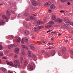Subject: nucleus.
Returning <instances> with one entry per match:
<instances>
[{
	"label": "nucleus",
	"instance_id": "f257e3e1",
	"mask_svg": "<svg viewBox=\"0 0 73 73\" xmlns=\"http://www.w3.org/2000/svg\"><path fill=\"white\" fill-rule=\"evenodd\" d=\"M6 62L7 65H9L10 66H13L14 67L17 68V67L19 66H20V63L19 62V60H16L14 61V63L15 64L13 65V63L11 62H9L8 61H6Z\"/></svg>",
	"mask_w": 73,
	"mask_h": 73
},
{
	"label": "nucleus",
	"instance_id": "f03ea898",
	"mask_svg": "<svg viewBox=\"0 0 73 73\" xmlns=\"http://www.w3.org/2000/svg\"><path fill=\"white\" fill-rule=\"evenodd\" d=\"M66 48L65 47L62 49V51L59 52H58V54L59 56H62L63 54V52L66 51Z\"/></svg>",
	"mask_w": 73,
	"mask_h": 73
},
{
	"label": "nucleus",
	"instance_id": "7ed1b4c3",
	"mask_svg": "<svg viewBox=\"0 0 73 73\" xmlns=\"http://www.w3.org/2000/svg\"><path fill=\"white\" fill-rule=\"evenodd\" d=\"M63 20L61 19H56L55 21L57 22L58 23H61L63 22Z\"/></svg>",
	"mask_w": 73,
	"mask_h": 73
},
{
	"label": "nucleus",
	"instance_id": "20e7f679",
	"mask_svg": "<svg viewBox=\"0 0 73 73\" xmlns=\"http://www.w3.org/2000/svg\"><path fill=\"white\" fill-rule=\"evenodd\" d=\"M28 56H29V59H30V60H31L32 59V58H31V50H29L28 51Z\"/></svg>",
	"mask_w": 73,
	"mask_h": 73
},
{
	"label": "nucleus",
	"instance_id": "39448f33",
	"mask_svg": "<svg viewBox=\"0 0 73 73\" xmlns=\"http://www.w3.org/2000/svg\"><path fill=\"white\" fill-rule=\"evenodd\" d=\"M28 68L31 70H32L33 68V66L31 64H29L28 65Z\"/></svg>",
	"mask_w": 73,
	"mask_h": 73
},
{
	"label": "nucleus",
	"instance_id": "423d86ee",
	"mask_svg": "<svg viewBox=\"0 0 73 73\" xmlns=\"http://www.w3.org/2000/svg\"><path fill=\"white\" fill-rule=\"evenodd\" d=\"M22 47L24 49H26L27 50H28L29 48L28 47H27V46L25 45H22Z\"/></svg>",
	"mask_w": 73,
	"mask_h": 73
},
{
	"label": "nucleus",
	"instance_id": "0eeeda50",
	"mask_svg": "<svg viewBox=\"0 0 73 73\" xmlns=\"http://www.w3.org/2000/svg\"><path fill=\"white\" fill-rule=\"evenodd\" d=\"M6 14H7V17H9L11 15V13L9 11L7 10V11L6 12Z\"/></svg>",
	"mask_w": 73,
	"mask_h": 73
},
{
	"label": "nucleus",
	"instance_id": "6e6552de",
	"mask_svg": "<svg viewBox=\"0 0 73 73\" xmlns=\"http://www.w3.org/2000/svg\"><path fill=\"white\" fill-rule=\"evenodd\" d=\"M56 6L54 5H52L50 7V8L51 9H56Z\"/></svg>",
	"mask_w": 73,
	"mask_h": 73
},
{
	"label": "nucleus",
	"instance_id": "1a4fd4ad",
	"mask_svg": "<svg viewBox=\"0 0 73 73\" xmlns=\"http://www.w3.org/2000/svg\"><path fill=\"white\" fill-rule=\"evenodd\" d=\"M53 27V26L52 25H50L45 26V27L48 29H50Z\"/></svg>",
	"mask_w": 73,
	"mask_h": 73
},
{
	"label": "nucleus",
	"instance_id": "9d476101",
	"mask_svg": "<svg viewBox=\"0 0 73 73\" xmlns=\"http://www.w3.org/2000/svg\"><path fill=\"white\" fill-rule=\"evenodd\" d=\"M55 51L54 50H52L51 52V54L52 56H54L55 55Z\"/></svg>",
	"mask_w": 73,
	"mask_h": 73
},
{
	"label": "nucleus",
	"instance_id": "9b49d317",
	"mask_svg": "<svg viewBox=\"0 0 73 73\" xmlns=\"http://www.w3.org/2000/svg\"><path fill=\"white\" fill-rule=\"evenodd\" d=\"M1 70L4 73H7V70L6 69L3 68H1Z\"/></svg>",
	"mask_w": 73,
	"mask_h": 73
},
{
	"label": "nucleus",
	"instance_id": "f8f14e48",
	"mask_svg": "<svg viewBox=\"0 0 73 73\" xmlns=\"http://www.w3.org/2000/svg\"><path fill=\"white\" fill-rule=\"evenodd\" d=\"M38 5V4L37 3L36 1H33V5L34 6H37Z\"/></svg>",
	"mask_w": 73,
	"mask_h": 73
},
{
	"label": "nucleus",
	"instance_id": "ddd939ff",
	"mask_svg": "<svg viewBox=\"0 0 73 73\" xmlns=\"http://www.w3.org/2000/svg\"><path fill=\"white\" fill-rule=\"evenodd\" d=\"M51 3L50 2H46V3H45V5L46 6H48L51 5Z\"/></svg>",
	"mask_w": 73,
	"mask_h": 73
},
{
	"label": "nucleus",
	"instance_id": "4468645a",
	"mask_svg": "<svg viewBox=\"0 0 73 73\" xmlns=\"http://www.w3.org/2000/svg\"><path fill=\"white\" fill-rule=\"evenodd\" d=\"M19 51V49L18 48H16L15 51V52L16 53L18 54L19 53L18 52Z\"/></svg>",
	"mask_w": 73,
	"mask_h": 73
},
{
	"label": "nucleus",
	"instance_id": "2eb2a0df",
	"mask_svg": "<svg viewBox=\"0 0 73 73\" xmlns=\"http://www.w3.org/2000/svg\"><path fill=\"white\" fill-rule=\"evenodd\" d=\"M43 23L42 22L38 20L37 21V24L38 25H40L43 24Z\"/></svg>",
	"mask_w": 73,
	"mask_h": 73
},
{
	"label": "nucleus",
	"instance_id": "dca6fc26",
	"mask_svg": "<svg viewBox=\"0 0 73 73\" xmlns=\"http://www.w3.org/2000/svg\"><path fill=\"white\" fill-rule=\"evenodd\" d=\"M30 47H31V49H32V50H35V48L34 47L33 45H30Z\"/></svg>",
	"mask_w": 73,
	"mask_h": 73
},
{
	"label": "nucleus",
	"instance_id": "f3484780",
	"mask_svg": "<svg viewBox=\"0 0 73 73\" xmlns=\"http://www.w3.org/2000/svg\"><path fill=\"white\" fill-rule=\"evenodd\" d=\"M28 64V62L26 60H25V64H24V68H23V69H25V67L27 66V65Z\"/></svg>",
	"mask_w": 73,
	"mask_h": 73
},
{
	"label": "nucleus",
	"instance_id": "a211bd4d",
	"mask_svg": "<svg viewBox=\"0 0 73 73\" xmlns=\"http://www.w3.org/2000/svg\"><path fill=\"white\" fill-rule=\"evenodd\" d=\"M2 18L3 19H8V18L5 15H2Z\"/></svg>",
	"mask_w": 73,
	"mask_h": 73
},
{
	"label": "nucleus",
	"instance_id": "6ab92c4d",
	"mask_svg": "<svg viewBox=\"0 0 73 73\" xmlns=\"http://www.w3.org/2000/svg\"><path fill=\"white\" fill-rule=\"evenodd\" d=\"M13 47V45L12 44H11L8 46V48L10 49H11V48H12Z\"/></svg>",
	"mask_w": 73,
	"mask_h": 73
},
{
	"label": "nucleus",
	"instance_id": "aec40b11",
	"mask_svg": "<svg viewBox=\"0 0 73 73\" xmlns=\"http://www.w3.org/2000/svg\"><path fill=\"white\" fill-rule=\"evenodd\" d=\"M56 18V17L54 15H52V19L53 20H55Z\"/></svg>",
	"mask_w": 73,
	"mask_h": 73
},
{
	"label": "nucleus",
	"instance_id": "412c9836",
	"mask_svg": "<svg viewBox=\"0 0 73 73\" xmlns=\"http://www.w3.org/2000/svg\"><path fill=\"white\" fill-rule=\"evenodd\" d=\"M21 41V39L20 38H19L17 40V43H19Z\"/></svg>",
	"mask_w": 73,
	"mask_h": 73
},
{
	"label": "nucleus",
	"instance_id": "4be33fe9",
	"mask_svg": "<svg viewBox=\"0 0 73 73\" xmlns=\"http://www.w3.org/2000/svg\"><path fill=\"white\" fill-rule=\"evenodd\" d=\"M25 41V39L24 38H22V40H21V43L22 44H24V43Z\"/></svg>",
	"mask_w": 73,
	"mask_h": 73
},
{
	"label": "nucleus",
	"instance_id": "5701e85b",
	"mask_svg": "<svg viewBox=\"0 0 73 73\" xmlns=\"http://www.w3.org/2000/svg\"><path fill=\"white\" fill-rule=\"evenodd\" d=\"M13 37H14V36H13L11 35L9 36V40H12Z\"/></svg>",
	"mask_w": 73,
	"mask_h": 73
},
{
	"label": "nucleus",
	"instance_id": "b1692460",
	"mask_svg": "<svg viewBox=\"0 0 73 73\" xmlns=\"http://www.w3.org/2000/svg\"><path fill=\"white\" fill-rule=\"evenodd\" d=\"M29 33V32L28 31H26L25 32V35H27Z\"/></svg>",
	"mask_w": 73,
	"mask_h": 73
},
{
	"label": "nucleus",
	"instance_id": "393cba45",
	"mask_svg": "<svg viewBox=\"0 0 73 73\" xmlns=\"http://www.w3.org/2000/svg\"><path fill=\"white\" fill-rule=\"evenodd\" d=\"M22 54L23 55H24L25 54V53L23 49L22 51Z\"/></svg>",
	"mask_w": 73,
	"mask_h": 73
},
{
	"label": "nucleus",
	"instance_id": "a878e982",
	"mask_svg": "<svg viewBox=\"0 0 73 73\" xmlns=\"http://www.w3.org/2000/svg\"><path fill=\"white\" fill-rule=\"evenodd\" d=\"M4 23V21L3 20H1L0 22V23L1 25H3Z\"/></svg>",
	"mask_w": 73,
	"mask_h": 73
},
{
	"label": "nucleus",
	"instance_id": "bb28decb",
	"mask_svg": "<svg viewBox=\"0 0 73 73\" xmlns=\"http://www.w3.org/2000/svg\"><path fill=\"white\" fill-rule=\"evenodd\" d=\"M71 22V21H67L65 22V23L66 24H68V23H70V22Z\"/></svg>",
	"mask_w": 73,
	"mask_h": 73
},
{
	"label": "nucleus",
	"instance_id": "cd10ccee",
	"mask_svg": "<svg viewBox=\"0 0 73 73\" xmlns=\"http://www.w3.org/2000/svg\"><path fill=\"white\" fill-rule=\"evenodd\" d=\"M43 27H44L42 26H39L38 27V28L39 29H40Z\"/></svg>",
	"mask_w": 73,
	"mask_h": 73
},
{
	"label": "nucleus",
	"instance_id": "c85d7f7f",
	"mask_svg": "<svg viewBox=\"0 0 73 73\" xmlns=\"http://www.w3.org/2000/svg\"><path fill=\"white\" fill-rule=\"evenodd\" d=\"M25 40V42H28V39L27 38H26L25 39H24Z\"/></svg>",
	"mask_w": 73,
	"mask_h": 73
},
{
	"label": "nucleus",
	"instance_id": "c756f323",
	"mask_svg": "<svg viewBox=\"0 0 73 73\" xmlns=\"http://www.w3.org/2000/svg\"><path fill=\"white\" fill-rule=\"evenodd\" d=\"M45 54L46 55V56H48L50 55V54L49 53V52H46V53H45Z\"/></svg>",
	"mask_w": 73,
	"mask_h": 73
},
{
	"label": "nucleus",
	"instance_id": "7c9ffc66",
	"mask_svg": "<svg viewBox=\"0 0 73 73\" xmlns=\"http://www.w3.org/2000/svg\"><path fill=\"white\" fill-rule=\"evenodd\" d=\"M18 57V56L17 54H15L14 56V58L15 59H16Z\"/></svg>",
	"mask_w": 73,
	"mask_h": 73
},
{
	"label": "nucleus",
	"instance_id": "2f4dec72",
	"mask_svg": "<svg viewBox=\"0 0 73 73\" xmlns=\"http://www.w3.org/2000/svg\"><path fill=\"white\" fill-rule=\"evenodd\" d=\"M45 49H49V50H50L52 49V48H50V47H47V48H45Z\"/></svg>",
	"mask_w": 73,
	"mask_h": 73
},
{
	"label": "nucleus",
	"instance_id": "473e14b6",
	"mask_svg": "<svg viewBox=\"0 0 73 73\" xmlns=\"http://www.w3.org/2000/svg\"><path fill=\"white\" fill-rule=\"evenodd\" d=\"M54 37H52V38H51V40L52 41H54Z\"/></svg>",
	"mask_w": 73,
	"mask_h": 73
},
{
	"label": "nucleus",
	"instance_id": "72a5a7b5",
	"mask_svg": "<svg viewBox=\"0 0 73 73\" xmlns=\"http://www.w3.org/2000/svg\"><path fill=\"white\" fill-rule=\"evenodd\" d=\"M48 11L49 13H51L52 12V10L51 9H48Z\"/></svg>",
	"mask_w": 73,
	"mask_h": 73
},
{
	"label": "nucleus",
	"instance_id": "f704fd0d",
	"mask_svg": "<svg viewBox=\"0 0 73 73\" xmlns=\"http://www.w3.org/2000/svg\"><path fill=\"white\" fill-rule=\"evenodd\" d=\"M34 31H35V32L36 31L38 30L35 27L34 28Z\"/></svg>",
	"mask_w": 73,
	"mask_h": 73
},
{
	"label": "nucleus",
	"instance_id": "c9c22d12",
	"mask_svg": "<svg viewBox=\"0 0 73 73\" xmlns=\"http://www.w3.org/2000/svg\"><path fill=\"white\" fill-rule=\"evenodd\" d=\"M23 58L22 57L20 59V61L21 62H23Z\"/></svg>",
	"mask_w": 73,
	"mask_h": 73
},
{
	"label": "nucleus",
	"instance_id": "e433bc0d",
	"mask_svg": "<svg viewBox=\"0 0 73 73\" xmlns=\"http://www.w3.org/2000/svg\"><path fill=\"white\" fill-rule=\"evenodd\" d=\"M70 54H71V55H73V51H70Z\"/></svg>",
	"mask_w": 73,
	"mask_h": 73
},
{
	"label": "nucleus",
	"instance_id": "4c0bfd02",
	"mask_svg": "<svg viewBox=\"0 0 73 73\" xmlns=\"http://www.w3.org/2000/svg\"><path fill=\"white\" fill-rule=\"evenodd\" d=\"M32 56H33V57L34 58H36V56L35 55H34V54L32 55Z\"/></svg>",
	"mask_w": 73,
	"mask_h": 73
},
{
	"label": "nucleus",
	"instance_id": "58836bf2",
	"mask_svg": "<svg viewBox=\"0 0 73 73\" xmlns=\"http://www.w3.org/2000/svg\"><path fill=\"white\" fill-rule=\"evenodd\" d=\"M30 19H32L34 18V17H32V16H30Z\"/></svg>",
	"mask_w": 73,
	"mask_h": 73
},
{
	"label": "nucleus",
	"instance_id": "ea45409f",
	"mask_svg": "<svg viewBox=\"0 0 73 73\" xmlns=\"http://www.w3.org/2000/svg\"><path fill=\"white\" fill-rule=\"evenodd\" d=\"M0 55L2 56H3V53L2 52H0Z\"/></svg>",
	"mask_w": 73,
	"mask_h": 73
},
{
	"label": "nucleus",
	"instance_id": "a19ab883",
	"mask_svg": "<svg viewBox=\"0 0 73 73\" xmlns=\"http://www.w3.org/2000/svg\"><path fill=\"white\" fill-rule=\"evenodd\" d=\"M62 2H64L66 1V0H60Z\"/></svg>",
	"mask_w": 73,
	"mask_h": 73
},
{
	"label": "nucleus",
	"instance_id": "79ce46f5",
	"mask_svg": "<svg viewBox=\"0 0 73 73\" xmlns=\"http://www.w3.org/2000/svg\"><path fill=\"white\" fill-rule=\"evenodd\" d=\"M64 20L65 21H66L67 20H68V19H67V18H65L64 19Z\"/></svg>",
	"mask_w": 73,
	"mask_h": 73
},
{
	"label": "nucleus",
	"instance_id": "37998d69",
	"mask_svg": "<svg viewBox=\"0 0 73 73\" xmlns=\"http://www.w3.org/2000/svg\"><path fill=\"white\" fill-rule=\"evenodd\" d=\"M50 23H51V24H54V22L53 21H52L50 22Z\"/></svg>",
	"mask_w": 73,
	"mask_h": 73
},
{
	"label": "nucleus",
	"instance_id": "c03bdc74",
	"mask_svg": "<svg viewBox=\"0 0 73 73\" xmlns=\"http://www.w3.org/2000/svg\"><path fill=\"white\" fill-rule=\"evenodd\" d=\"M3 48L1 45H0V50H1Z\"/></svg>",
	"mask_w": 73,
	"mask_h": 73
},
{
	"label": "nucleus",
	"instance_id": "a18cd8bd",
	"mask_svg": "<svg viewBox=\"0 0 73 73\" xmlns=\"http://www.w3.org/2000/svg\"><path fill=\"white\" fill-rule=\"evenodd\" d=\"M3 59H7V58L6 57H5L4 56L3 58Z\"/></svg>",
	"mask_w": 73,
	"mask_h": 73
},
{
	"label": "nucleus",
	"instance_id": "49530a36",
	"mask_svg": "<svg viewBox=\"0 0 73 73\" xmlns=\"http://www.w3.org/2000/svg\"><path fill=\"white\" fill-rule=\"evenodd\" d=\"M52 31L51 30H49V31H47V33H48L49 32H50L51 31Z\"/></svg>",
	"mask_w": 73,
	"mask_h": 73
},
{
	"label": "nucleus",
	"instance_id": "de8ad7c7",
	"mask_svg": "<svg viewBox=\"0 0 73 73\" xmlns=\"http://www.w3.org/2000/svg\"><path fill=\"white\" fill-rule=\"evenodd\" d=\"M67 4L68 5H69L70 4V2H68Z\"/></svg>",
	"mask_w": 73,
	"mask_h": 73
},
{
	"label": "nucleus",
	"instance_id": "09e8293b",
	"mask_svg": "<svg viewBox=\"0 0 73 73\" xmlns=\"http://www.w3.org/2000/svg\"><path fill=\"white\" fill-rule=\"evenodd\" d=\"M54 32H51V35H54Z\"/></svg>",
	"mask_w": 73,
	"mask_h": 73
},
{
	"label": "nucleus",
	"instance_id": "8fccbe9b",
	"mask_svg": "<svg viewBox=\"0 0 73 73\" xmlns=\"http://www.w3.org/2000/svg\"><path fill=\"white\" fill-rule=\"evenodd\" d=\"M70 25H71L73 26V22L71 23H70Z\"/></svg>",
	"mask_w": 73,
	"mask_h": 73
},
{
	"label": "nucleus",
	"instance_id": "3c124183",
	"mask_svg": "<svg viewBox=\"0 0 73 73\" xmlns=\"http://www.w3.org/2000/svg\"><path fill=\"white\" fill-rule=\"evenodd\" d=\"M24 15L25 16H27V14H25Z\"/></svg>",
	"mask_w": 73,
	"mask_h": 73
},
{
	"label": "nucleus",
	"instance_id": "603ef678",
	"mask_svg": "<svg viewBox=\"0 0 73 73\" xmlns=\"http://www.w3.org/2000/svg\"><path fill=\"white\" fill-rule=\"evenodd\" d=\"M42 42L44 44H46L45 42V41H42Z\"/></svg>",
	"mask_w": 73,
	"mask_h": 73
},
{
	"label": "nucleus",
	"instance_id": "864d4df0",
	"mask_svg": "<svg viewBox=\"0 0 73 73\" xmlns=\"http://www.w3.org/2000/svg\"><path fill=\"white\" fill-rule=\"evenodd\" d=\"M64 11H60V12H61V13H62V12H64Z\"/></svg>",
	"mask_w": 73,
	"mask_h": 73
},
{
	"label": "nucleus",
	"instance_id": "5fc2aeb1",
	"mask_svg": "<svg viewBox=\"0 0 73 73\" xmlns=\"http://www.w3.org/2000/svg\"><path fill=\"white\" fill-rule=\"evenodd\" d=\"M26 20H27V21H29V19H26Z\"/></svg>",
	"mask_w": 73,
	"mask_h": 73
},
{
	"label": "nucleus",
	"instance_id": "6e6d98bb",
	"mask_svg": "<svg viewBox=\"0 0 73 73\" xmlns=\"http://www.w3.org/2000/svg\"><path fill=\"white\" fill-rule=\"evenodd\" d=\"M20 16H21L20 15V14H19V15H18V17H20Z\"/></svg>",
	"mask_w": 73,
	"mask_h": 73
},
{
	"label": "nucleus",
	"instance_id": "4d7b16f0",
	"mask_svg": "<svg viewBox=\"0 0 73 73\" xmlns=\"http://www.w3.org/2000/svg\"><path fill=\"white\" fill-rule=\"evenodd\" d=\"M35 37L34 36H33L32 37V39H33L34 38H35Z\"/></svg>",
	"mask_w": 73,
	"mask_h": 73
},
{
	"label": "nucleus",
	"instance_id": "13d9d810",
	"mask_svg": "<svg viewBox=\"0 0 73 73\" xmlns=\"http://www.w3.org/2000/svg\"><path fill=\"white\" fill-rule=\"evenodd\" d=\"M58 36H61V34H58Z\"/></svg>",
	"mask_w": 73,
	"mask_h": 73
},
{
	"label": "nucleus",
	"instance_id": "bf43d9fd",
	"mask_svg": "<svg viewBox=\"0 0 73 73\" xmlns=\"http://www.w3.org/2000/svg\"><path fill=\"white\" fill-rule=\"evenodd\" d=\"M9 73H13L12 72H11V71H9Z\"/></svg>",
	"mask_w": 73,
	"mask_h": 73
},
{
	"label": "nucleus",
	"instance_id": "052dcab7",
	"mask_svg": "<svg viewBox=\"0 0 73 73\" xmlns=\"http://www.w3.org/2000/svg\"><path fill=\"white\" fill-rule=\"evenodd\" d=\"M54 32V34H55V33H57L56 31H55V32Z\"/></svg>",
	"mask_w": 73,
	"mask_h": 73
},
{
	"label": "nucleus",
	"instance_id": "680f3d73",
	"mask_svg": "<svg viewBox=\"0 0 73 73\" xmlns=\"http://www.w3.org/2000/svg\"><path fill=\"white\" fill-rule=\"evenodd\" d=\"M68 42V40H66L65 42Z\"/></svg>",
	"mask_w": 73,
	"mask_h": 73
},
{
	"label": "nucleus",
	"instance_id": "e2e57ef3",
	"mask_svg": "<svg viewBox=\"0 0 73 73\" xmlns=\"http://www.w3.org/2000/svg\"><path fill=\"white\" fill-rule=\"evenodd\" d=\"M33 15L34 16H35L36 17L37 15H34V14H33Z\"/></svg>",
	"mask_w": 73,
	"mask_h": 73
},
{
	"label": "nucleus",
	"instance_id": "0e129e2a",
	"mask_svg": "<svg viewBox=\"0 0 73 73\" xmlns=\"http://www.w3.org/2000/svg\"><path fill=\"white\" fill-rule=\"evenodd\" d=\"M11 55H12V54H9V56H11Z\"/></svg>",
	"mask_w": 73,
	"mask_h": 73
},
{
	"label": "nucleus",
	"instance_id": "69168bd1",
	"mask_svg": "<svg viewBox=\"0 0 73 73\" xmlns=\"http://www.w3.org/2000/svg\"><path fill=\"white\" fill-rule=\"evenodd\" d=\"M70 15H72V14H73V13H70Z\"/></svg>",
	"mask_w": 73,
	"mask_h": 73
},
{
	"label": "nucleus",
	"instance_id": "338daca9",
	"mask_svg": "<svg viewBox=\"0 0 73 73\" xmlns=\"http://www.w3.org/2000/svg\"><path fill=\"white\" fill-rule=\"evenodd\" d=\"M2 62H1V59H0V63H1Z\"/></svg>",
	"mask_w": 73,
	"mask_h": 73
},
{
	"label": "nucleus",
	"instance_id": "774afa93",
	"mask_svg": "<svg viewBox=\"0 0 73 73\" xmlns=\"http://www.w3.org/2000/svg\"><path fill=\"white\" fill-rule=\"evenodd\" d=\"M48 44H49L50 45H51V43H48Z\"/></svg>",
	"mask_w": 73,
	"mask_h": 73
}]
</instances>
